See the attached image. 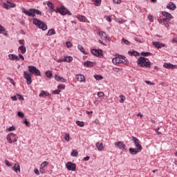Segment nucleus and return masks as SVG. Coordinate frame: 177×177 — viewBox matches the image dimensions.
<instances>
[{"label": "nucleus", "instance_id": "nucleus-17", "mask_svg": "<svg viewBox=\"0 0 177 177\" xmlns=\"http://www.w3.org/2000/svg\"><path fill=\"white\" fill-rule=\"evenodd\" d=\"M84 67H93L96 66V63L91 61H86L84 62Z\"/></svg>", "mask_w": 177, "mask_h": 177}, {"label": "nucleus", "instance_id": "nucleus-42", "mask_svg": "<svg viewBox=\"0 0 177 177\" xmlns=\"http://www.w3.org/2000/svg\"><path fill=\"white\" fill-rule=\"evenodd\" d=\"M48 164L49 162L48 161H44L41 164V167L45 168V167H46Z\"/></svg>", "mask_w": 177, "mask_h": 177}, {"label": "nucleus", "instance_id": "nucleus-14", "mask_svg": "<svg viewBox=\"0 0 177 177\" xmlns=\"http://www.w3.org/2000/svg\"><path fill=\"white\" fill-rule=\"evenodd\" d=\"M115 146V147H118L120 150H124L125 149V144L122 143L121 141L116 142Z\"/></svg>", "mask_w": 177, "mask_h": 177}, {"label": "nucleus", "instance_id": "nucleus-27", "mask_svg": "<svg viewBox=\"0 0 177 177\" xmlns=\"http://www.w3.org/2000/svg\"><path fill=\"white\" fill-rule=\"evenodd\" d=\"M55 34H56V31L54 29H50L46 33V35L49 37L50 35H55Z\"/></svg>", "mask_w": 177, "mask_h": 177}, {"label": "nucleus", "instance_id": "nucleus-49", "mask_svg": "<svg viewBox=\"0 0 177 177\" xmlns=\"http://www.w3.org/2000/svg\"><path fill=\"white\" fill-rule=\"evenodd\" d=\"M66 46L67 48H71V46H73V43L71 41H66Z\"/></svg>", "mask_w": 177, "mask_h": 177}, {"label": "nucleus", "instance_id": "nucleus-50", "mask_svg": "<svg viewBox=\"0 0 177 177\" xmlns=\"http://www.w3.org/2000/svg\"><path fill=\"white\" fill-rule=\"evenodd\" d=\"M4 162H5L6 165H7V167H12V164H10V162H8V160H4Z\"/></svg>", "mask_w": 177, "mask_h": 177}, {"label": "nucleus", "instance_id": "nucleus-55", "mask_svg": "<svg viewBox=\"0 0 177 177\" xmlns=\"http://www.w3.org/2000/svg\"><path fill=\"white\" fill-rule=\"evenodd\" d=\"M159 131H160V127H158L155 129V131L156 132V133H158V135H161V132H160Z\"/></svg>", "mask_w": 177, "mask_h": 177}, {"label": "nucleus", "instance_id": "nucleus-52", "mask_svg": "<svg viewBox=\"0 0 177 177\" xmlns=\"http://www.w3.org/2000/svg\"><path fill=\"white\" fill-rule=\"evenodd\" d=\"M17 115L18 117H21V118H23L24 117V113H23L22 112H18Z\"/></svg>", "mask_w": 177, "mask_h": 177}, {"label": "nucleus", "instance_id": "nucleus-36", "mask_svg": "<svg viewBox=\"0 0 177 177\" xmlns=\"http://www.w3.org/2000/svg\"><path fill=\"white\" fill-rule=\"evenodd\" d=\"M76 124L78 125V127H81L82 128L85 127V123L84 122L76 121Z\"/></svg>", "mask_w": 177, "mask_h": 177}, {"label": "nucleus", "instance_id": "nucleus-8", "mask_svg": "<svg viewBox=\"0 0 177 177\" xmlns=\"http://www.w3.org/2000/svg\"><path fill=\"white\" fill-rule=\"evenodd\" d=\"M3 8L4 9H7V10H8L10 9L11 8H16V5L14 3H12L10 1L8 0L7 3H4L3 4Z\"/></svg>", "mask_w": 177, "mask_h": 177}, {"label": "nucleus", "instance_id": "nucleus-58", "mask_svg": "<svg viewBox=\"0 0 177 177\" xmlns=\"http://www.w3.org/2000/svg\"><path fill=\"white\" fill-rule=\"evenodd\" d=\"M9 135H11V138L14 139L16 138V134L13 133H10Z\"/></svg>", "mask_w": 177, "mask_h": 177}, {"label": "nucleus", "instance_id": "nucleus-46", "mask_svg": "<svg viewBox=\"0 0 177 177\" xmlns=\"http://www.w3.org/2000/svg\"><path fill=\"white\" fill-rule=\"evenodd\" d=\"M7 131H8V132H12V131H16V128L15 127H10L7 129Z\"/></svg>", "mask_w": 177, "mask_h": 177}, {"label": "nucleus", "instance_id": "nucleus-30", "mask_svg": "<svg viewBox=\"0 0 177 177\" xmlns=\"http://www.w3.org/2000/svg\"><path fill=\"white\" fill-rule=\"evenodd\" d=\"M162 15H163V16H165V17L167 19H171V17H172V15L167 12H162Z\"/></svg>", "mask_w": 177, "mask_h": 177}, {"label": "nucleus", "instance_id": "nucleus-33", "mask_svg": "<svg viewBox=\"0 0 177 177\" xmlns=\"http://www.w3.org/2000/svg\"><path fill=\"white\" fill-rule=\"evenodd\" d=\"M128 53L130 56H139V53L136 51H133V52L129 51Z\"/></svg>", "mask_w": 177, "mask_h": 177}, {"label": "nucleus", "instance_id": "nucleus-22", "mask_svg": "<svg viewBox=\"0 0 177 177\" xmlns=\"http://www.w3.org/2000/svg\"><path fill=\"white\" fill-rule=\"evenodd\" d=\"M0 34H3L6 37H8V35H9L8 34V31H6V30H5L3 26H2L1 25H0Z\"/></svg>", "mask_w": 177, "mask_h": 177}, {"label": "nucleus", "instance_id": "nucleus-41", "mask_svg": "<svg viewBox=\"0 0 177 177\" xmlns=\"http://www.w3.org/2000/svg\"><path fill=\"white\" fill-rule=\"evenodd\" d=\"M120 103H124V102H125L126 97L124 95H120Z\"/></svg>", "mask_w": 177, "mask_h": 177}, {"label": "nucleus", "instance_id": "nucleus-59", "mask_svg": "<svg viewBox=\"0 0 177 177\" xmlns=\"http://www.w3.org/2000/svg\"><path fill=\"white\" fill-rule=\"evenodd\" d=\"M122 41L124 42V44H125V45H128L129 44V41L124 39H122Z\"/></svg>", "mask_w": 177, "mask_h": 177}, {"label": "nucleus", "instance_id": "nucleus-5", "mask_svg": "<svg viewBox=\"0 0 177 177\" xmlns=\"http://www.w3.org/2000/svg\"><path fill=\"white\" fill-rule=\"evenodd\" d=\"M112 63H113V64H121V63H122V64H125L127 61L125 60V57L122 55H118L112 59Z\"/></svg>", "mask_w": 177, "mask_h": 177}, {"label": "nucleus", "instance_id": "nucleus-7", "mask_svg": "<svg viewBox=\"0 0 177 177\" xmlns=\"http://www.w3.org/2000/svg\"><path fill=\"white\" fill-rule=\"evenodd\" d=\"M66 167L68 169V171H75L77 165H75V163H73V162H68L66 164Z\"/></svg>", "mask_w": 177, "mask_h": 177}, {"label": "nucleus", "instance_id": "nucleus-25", "mask_svg": "<svg viewBox=\"0 0 177 177\" xmlns=\"http://www.w3.org/2000/svg\"><path fill=\"white\" fill-rule=\"evenodd\" d=\"M77 49H79V50H80V52H82V53H83L84 55H88V53L85 52V49L84 48V46H82V45L79 44L77 46Z\"/></svg>", "mask_w": 177, "mask_h": 177}, {"label": "nucleus", "instance_id": "nucleus-16", "mask_svg": "<svg viewBox=\"0 0 177 177\" xmlns=\"http://www.w3.org/2000/svg\"><path fill=\"white\" fill-rule=\"evenodd\" d=\"M75 78L76 80H77V81L79 82H85V76H84V75L82 74H78L75 75Z\"/></svg>", "mask_w": 177, "mask_h": 177}, {"label": "nucleus", "instance_id": "nucleus-43", "mask_svg": "<svg viewBox=\"0 0 177 177\" xmlns=\"http://www.w3.org/2000/svg\"><path fill=\"white\" fill-rule=\"evenodd\" d=\"M141 55H142V56H151V53H149V52H146V53H145V52H142V53H141Z\"/></svg>", "mask_w": 177, "mask_h": 177}, {"label": "nucleus", "instance_id": "nucleus-32", "mask_svg": "<svg viewBox=\"0 0 177 177\" xmlns=\"http://www.w3.org/2000/svg\"><path fill=\"white\" fill-rule=\"evenodd\" d=\"M64 62H67L68 63H70V62H73V57H65L64 58Z\"/></svg>", "mask_w": 177, "mask_h": 177}, {"label": "nucleus", "instance_id": "nucleus-9", "mask_svg": "<svg viewBox=\"0 0 177 177\" xmlns=\"http://www.w3.org/2000/svg\"><path fill=\"white\" fill-rule=\"evenodd\" d=\"M132 140L137 149H140V150H142L143 149V147H142V145H140V140H139V139H138L135 136H132Z\"/></svg>", "mask_w": 177, "mask_h": 177}, {"label": "nucleus", "instance_id": "nucleus-20", "mask_svg": "<svg viewBox=\"0 0 177 177\" xmlns=\"http://www.w3.org/2000/svg\"><path fill=\"white\" fill-rule=\"evenodd\" d=\"M8 58L10 59V60H17V62H19V60H20V58H19V57H17V55H15V54H10L8 55Z\"/></svg>", "mask_w": 177, "mask_h": 177}, {"label": "nucleus", "instance_id": "nucleus-1", "mask_svg": "<svg viewBox=\"0 0 177 177\" xmlns=\"http://www.w3.org/2000/svg\"><path fill=\"white\" fill-rule=\"evenodd\" d=\"M137 64L138 67H145V68H150L151 67V62L145 57H140L137 60Z\"/></svg>", "mask_w": 177, "mask_h": 177}, {"label": "nucleus", "instance_id": "nucleus-12", "mask_svg": "<svg viewBox=\"0 0 177 177\" xmlns=\"http://www.w3.org/2000/svg\"><path fill=\"white\" fill-rule=\"evenodd\" d=\"M95 146L99 151H103L106 147L103 142H96Z\"/></svg>", "mask_w": 177, "mask_h": 177}, {"label": "nucleus", "instance_id": "nucleus-3", "mask_svg": "<svg viewBox=\"0 0 177 177\" xmlns=\"http://www.w3.org/2000/svg\"><path fill=\"white\" fill-rule=\"evenodd\" d=\"M32 23L36 27H38V28H40L43 31H46V30H48V25H46L45 22L39 21L38 19L34 18Z\"/></svg>", "mask_w": 177, "mask_h": 177}, {"label": "nucleus", "instance_id": "nucleus-28", "mask_svg": "<svg viewBox=\"0 0 177 177\" xmlns=\"http://www.w3.org/2000/svg\"><path fill=\"white\" fill-rule=\"evenodd\" d=\"M19 50H21V52L23 55H24V53H26V52H27V49L26 48V46H19Z\"/></svg>", "mask_w": 177, "mask_h": 177}, {"label": "nucleus", "instance_id": "nucleus-40", "mask_svg": "<svg viewBox=\"0 0 177 177\" xmlns=\"http://www.w3.org/2000/svg\"><path fill=\"white\" fill-rule=\"evenodd\" d=\"M64 139L66 142L70 141V134L68 133H65Z\"/></svg>", "mask_w": 177, "mask_h": 177}, {"label": "nucleus", "instance_id": "nucleus-31", "mask_svg": "<svg viewBox=\"0 0 177 177\" xmlns=\"http://www.w3.org/2000/svg\"><path fill=\"white\" fill-rule=\"evenodd\" d=\"M46 77H47V78H52L53 77V74L52 73V72L50 71H48L46 72Z\"/></svg>", "mask_w": 177, "mask_h": 177}, {"label": "nucleus", "instance_id": "nucleus-13", "mask_svg": "<svg viewBox=\"0 0 177 177\" xmlns=\"http://www.w3.org/2000/svg\"><path fill=\"white\" fill-rule=\"evenodd\" d=\"M129 152L133 154V156H135L136 154H138V153H140L142 151V149H139V148H129Z\"/></svg>", "mask_w": 177, "mask_h": 177}, {"label": "nucleus", "instance_id": "nucleus-63", "mask_svg": "<svg viewBox=\"0 0 177 177\" xmlns=\"http://www.w3.org/2000/svg\"><path fill=\"white\" fill-rule=\"evenodd\" d=\"M134 40L136 41V42H139L140 44L142 42V41H140V39H139L138 37H135Z\"/></svg>", "mask_w": 177, "mask_h": 177}, {"label": "nucleus", "instance_id": "nucleus-47", "mask_svg": "<svg viewBox=\"0 0 177 177\" xmlns=\"http://www.w3.org/2000/svg\"><path fill=\"white\" fill-rule=\"evenodd\" d=\"M113 3H116L117 5H120L122 1L121 0H113Z\"/></svg>", "mask_w": 177, "mask_h": 177}, {"label": "nucleus", "instance_id": "nucleus-35", "mask_svg": "<svg viewBox=\"0 0 177 177\" xmlns=\"http://www.w3.org/2000/svg\"><path fill=\"white\" fill-rule=\"evenodd\" d=\"M95 6H100L102 5V0H94Z\"/></svg>", "mask_w": 177, "mask_h": 177}, {"label": "nucleus", "instance_id": "nucleus-23", "mask_svg": "<svg viewBox=\"0 0 177 177\" xmlns=\"http://www.w3.org/2000/svg\"><path fill=\"white\" fill-rule=\"evenodd\" d=\"M167 8V9H170V10H175V9H176V6L174 3L170 2Z\"/></svg>", "mask_w": 177, "mask_h": 177}, {"label": "nucleus", "instance_id": "nucleus-44", "mask_svg": "<svg viewBox=\"0 0 177 177\" xmlns=\"http://www.w3.org/2000/svg\"><path fill=\"white\" fill-rule=\"evenodd\" d=\"M62 92V91H60L59 89H57L53 91V93L54 95H60V93Z\"/></svg>", "mask_w": 177, "mask_h": 177}, {"label": "nucleus", "instance_id": "nucleus-2", "mask_svg": "<svg viewBox=\"0 0 177 177\" xmlns=\"http://www.w3.org/2000/svg\"><path fill=\"white\" fill-rule=\"evenodd\" d=\"M21 10L24 13V15H26V16H29L30 17H35V15L42 16V12L35 8H30L28 10H27L26 8H22Z\"/></svg>", "mask_w": 177, "mask_h": 177}, {"label": "nucleus", "instance_id": "nucleus-15", "mask_svg": "<svg viewBox=\"0 0 177 177\" xmlns=\"http://www.w3.org/2000/svg\"><path fill=\"white\" fill-rule=\"evenodd\" d=\"M47 6L50 8V13H53V12H56V9H55V4H53L52 2L48 1Z\"/></svg>", "mask_w": 177, "mask_h": 177}, {"label": "nucleus", "instance_id": "nucleus-51", "mask_svg": "<svg viewBox=\"0 0 177 177\" xmlns=\"http://www.w3.org/2000/svg\"><path fill=\"white\" fill-rule=\"evenodd\" d=\"M104 19L109 21V23H111V18L109 16H104Z\"/></svg>", "mask_w": 177, "mask_h": 177}, {"label": "nucleus", "instance_id": "nucleus-18", "mask_svg": "<svg viewBox=\"0 0 177 177\" xmlns=\"http://www.w3.org/2000/svg\"><path fill=\"white\" fill-rule=\"evenodd\" d=\"M153 45L155 46V47L158 49H161V48H164V46H165V44L160 43L159 41H153Z\"/></svg>", "mask_w": 177, "mask_h": 177}, {"label": "nucleus", "instance_id": "nucleus-6", "mask_svg": "<svg viewBox=\"0 0 177 177\" xmlns=\"http://www.w3.org/2000/svg\"><path fill=\"white\" fill-rule=\"evenodd\" d=\"M28 68L30 74H35V75H41V71H39V70H38L37 67L34 66H29Z\"/></svg>", "mask_w": 177, "mask_h": 177}, {"label": "nucleus", "instance_id": "nucleus-62", "mask_svg": "<svg viewBox=\"0 0 177 177\" xmlns=\"http://www.w3.org/2000/svg\"><path fill=\"white\" fill-rule=\"evenodd\" d=\"M89 158H91V157L86 156L85 158H84V161H89Z\"/></svg>", "mask_w": 177, "mask_h": 177}, {"label": "nucleus", "instance_id": "nucleus-48", "mask_svg": "<svg viewBox=\"0 0 177 177\" xmlns=\"http://www.w3.org/2000/svg\"><path fill=\"white\" fill-rule=\"evenodd\" d=\"M145 82H146L147 85H151H151H152V86L156 85V83H153V82H150V81L145 80Z\"/></svg>", "mask_w": 177, "mask_h": 177}, {"label": "nucleus", "instance_id": "nucleus-57", "mask_svg": "<svg viewBox=\"0 0 177 177\" xmlns=\"http://www.w3.org/2000/svg\"><path fill=\"white\" fill-rule=\"evenodd\" d=\"M39 171L41 174H45V169H44V167H40Z\"/></svg>", "mask_w": 177, "mask_h": 177}, {"label": "nucleus", "instance_id": "nucleus-11", "mask_svg": "<svg viewBox=\"0 0 177 177\" xmlns=\"http://www.w3.org/2000/svg\"><path fill=\"white\" fill-rule=\"evenodd\" d=\"M24 77L25 80H26V84H28V85H30V84L32 82V80H31V75H30V73H28L27 71H24Z\"/></svg>", "mask_w": 177, "mask_h": 177}, {"label": "nucleus", "instance_id": "nucleus-38", "mask_svg": "<svg viewBox=\"0 0 177 177\" xmlns=\"http://www.w3.org/2000/svg\"><path fill=\"white\" fill-rule=\"evenodd\" d=\"M12 134H8L6 137V139H7V141L8 142V143H12Z\"/></svg>", "mask_w": 177, "mask_h": 177}, {"label": "nucleus", "instance_id": "nucleus-45", "mask_svg": "<svg viewBox=\"0 0 177 177\" xmlns=\"http://www.w3.org/2000/svg\"><path fill=\"white\" fill-rule=\"evenodd\" d=\"M103 96H104V93L100 91L97 93V97H103Z\"/></svg>", "mask_w": 177, "mask_h": 177}, {"label": "nucleus", "instance_id": "nucleus-24", "mask_svg": "<svg viewBox=\"0 0 177 177\" xmlns=\"http://www.w3.org/2000/svg\"><path fill=\"white\" fill-rule=\"evenodd\" d=\"M12 170L15 171V172H20V165H19V163H16L14 165Z\"/></svg>", "mask_w": 177, "mask_h": 177}, {"label": "nucleus", "instance_id": "nucleus-56", "mask_svg": "<svg viewBox=\"0 0 177 177\" xmlns=\"http://www.w3.org/2000/svg\"><path fill=\"white\" fill-rule=\"evenodd\" d=\"M19 45H21V46H24V40H19Z\"/></svg>", "mask_w": 177, "mask_h": 177}, {"label": "nucleus", "instance_id": "nucleus-26", "mask_svg": "<svg viewBox=\"0 0 177 177\" xmlns=\"http://www.w3.org/2000/svg\"><path fill=\"white\" fill-rule=\"evenodd\" d=\"M39 97H44V96H50V94L45 91H41V93L39 95Z\"/></svg>", "mask_w": 177, "mask_h": 177}, {"label": "nucleus", "instance_id": "nucleus-21", "mask_svg": "<svg viewBox=\"0 0 177 177\" xmlns=\"http://www.w3.org/2000/svg\"><path fill=\"white\" fill-rule=\"evenodd\" d=\"M55 80L58 82H66V79H64L62 77L59 76V75H55Z\"/></svg>", "mask_w": 177, "mask_h": 177}, {"label": "nucleus", "instance_id": "nucleus-10", "mask_svg": "<svg viewBox=\"0 0 177 177\" xmlns=\"http://www.w3.org/2000/svg\"><path fill=\"white\" fill-rule=\"evenodd\" d=\"M91 53L94 56H97V57H102L103 56V50L100 49H93L91 50Z\"/></svg>", "mask_w": 177, "mask_h": 177}, {"label": "nucleus", "instance_id": "nucleus-64", "mask_svg": "<svg viewBox=\"0 0 177 177\" xmlns=\"http://www.w3.org/2000/svg\"><path fill=\"white\" fill-rule=\"evenodd\" d=\"M19 59H21V60H24V57L21 55V54H19Z\"/></svg>", "mask_w": 177, "mask_h": 177}, {"label": "nucleus", "instance_id": "nucleus-34", "mask_svg": "<svg viewBox=\"0 0 177 177\" xmlns=\"http://www.w3.org/2000/svg\"><path fill=\"white\" fill-rule=\"evenodd\" d=\"M164 67H165V68H174V65L171 64L165 63Z\"/></svg>", "mask_w": 177, "mask_h": 177}, {"label": "nucleus", "instance_id": "nucleus-39", "mask_svg": "<svg viewBox=\"0 0 177 177\" xmlns=\"http://www.w3.org/2000/svg\"><path fill=\"white\" fill-rule=\"evenodd\" d=\"M72 157H77L78 156V151L77 150H73L71 153Z\"/></svg>", "mask_w": 177, "mask_h": 177}, {"label": "nucleus", "instance_id": "nucleus-60", "mask_svg": "<svg viewBox=\"0 0 177 177\" xmlns=\"http://www.w3.org/2000/svg\"><path fill=\"white\" fill-rule=\"evenodd\" d=\"M24 124H26V127H30V122L27 121V119H25Z\"/></svg>", "mask_w": 177, "mask_h": 177}, {"label": "nucleus", "instance_id": "nucleus-4", "mask_svg": "<svg viewBox=\"0 0 177 177\" xmlns=\"http://www.w3.org/2000/svg\"><path fill=\"white\" fill-rule=\"evenodd\" d=\"M55 13H59L62 16H66V15H69V16H71V12L63 6H62L60 8H57Z\"/></svg>", "mask_w": 177, "mask_h": 177}, {"label": "nucleus", "instance_id": "nucleus-29", "mask_svg": "<svg viewBox=\"0 0 177 177\" xmlns=\"http://www.w3.org/2000/svg\"><path fill=\"white\" fill-rule=\"evenodd\" d=\"M77 19L79 20V21L85 22L86 21V17L85 16L79 15L77 17Z\"/></svg>", "mask_w": 177, "mask_h": 177}, {"label": "nucleus", "instance_id": "nucleus-54", "mask_svg": "<svg viewBox=\"0 0 177 177\" xmlns=\"http://www.w3.org/2000/svg\"><path fill=\"white\" fill-rule=\"evenodd\" d=\"M8 80H10V84H12V85H15V81H13V79L10 78V77H8Z\"/></svg>", "mask_w": 177, "mask_h": 177}, {"label": "nucleus", "instance_id": "nucleus-53", "mask_svg": "<svg viewBox=\"0 0 177 177\" xmlns=\"http://www.w3.org/2000/svg\"><path fill=\"white\" fill-rule=\"evenodd\" d=\"M57 88L58 89H65L66 86H64V84H60V85H58Z\"/></svg>", "mask_w": 177, "mask_h": 177}, {"label": "nucleus", "instance_id": "nucleus-61", "mask_svg": "<svg viewBox=\"0 0 177 177\" xmlns=\"http://www.w3.org/2000/svg\"><path fill=\"white\" fill-rule=\"evenodd\" d=\"M148 19H149V21H153V16L149 15L148 16Z\"/></svg>", "mask_w": 177, "mask_h": 177}, {"label": "nucleus", "instance_id": "nucleus-19", "mask_svg": "<svg viewBox=\"0 0 177 177\" xmlns=\"http://www.w3.org/2000/svg\"><path fill=\"white\" fill-rule=\"evenodd\" d=\"M99 35H100L102 39H104V41L109 40V36L107 35V34H106L105 32L100 31Z\"/></svg>", "mask_w": 177, "mask_h": 177}, {"label": "nucleus", "instance_id": "nucleus-37", "mask_svg": "<svg viewBox=\"0 0 177 177\" xmlns=\"http://www.w3.org/2000/svg\"><path fill=\"white\" fill-rule=\"evenodd\" d=\"M94 78L97 80H103V76H102L101 75H95Z\"/></svg>", "mask_w": 177, "mask_h": 177}]
</instances>
